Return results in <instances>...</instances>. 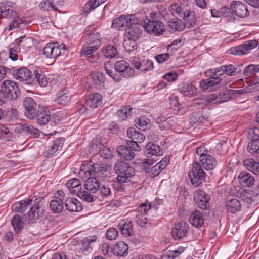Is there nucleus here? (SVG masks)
Wrapping results in <instances>:
<instances>
[{
    "label": "nucleus",
    "mask_w": 259,
    "mask_h": 259,
    "mask_svg": "<svg viewBox=\"0 0 259 259\" xmlns=\"http://www.w3.org/2000/svg\"><path fill=\"white\" fill-rule=\"evenodd\" d=\"M108 166L102 163H94L92 161H83L80 167L79 175L82 179L89 176H93L106 181L108 176L107 172Z\"/></svg>",
    "instance_id": "1"
},
{
    "label": "nucleus",
    "mask_w": 259,
    "mask_h": 259,
    "mask_svg": "<svg viewBox=\"0 0 259 259\" xmlns=\"http://www.w3.org/2000/svg\"><path fill=\"white\" fill-rule=\"evenodd\" d=\"M114 170L117 174L116 181L115 182L116 185H119V187L116 188V189L117 191H122L124 189L122 184L129 182L135 176V169L128 163L118 160L114 165Z\"/></svg>",
    "instance_id": "2"
},
{
    "label": "nucleus",
    "mask_w": 259,
    "mask_h": 259,
    "mask_svg": "<svg viewBox=\"0 0 259 259\" xmlns=\"http://www.w3.org/2000/svg\"><path fill=\"white\" fill-rule=\"evenodd\" d=\"M66 186L71 194L76 195L83 201L92 202L95 200V197L93 194L89 193L86 191H81V182L79 179H71L67 182Z\"/></svg>",
    "instance_id": "3"
},
{
    "label": "nucleus",
    "mask_w": 259,
    "mask_h": 259,
    "mask_svg": "<svg viewBox=\"0 0 259 259\" xmlns=\"http://www.w3.org/2000/svg\"><path fill=\"white\" fill-rule=\"evenodd\" d=\"M45 200L42 197L36 198L30 204V209L27 212L29 220H35L42 216L44 212Z\"/></svg>",
    "instance_id": "4"
},
{
    "label": "nucleus",
    "mask_w": 259,
    "mask_h": 259,
    "mask_svg": "<svg viewBox=\"0 0 259 259\" xmlns=\"http://www.w3.org/2000/svg\"><path fill=\"white\" fill-rule=\"evenodd\" d=\"M151 208V204L147 205L146 203H141L138 209L134 212L133 221L139 226L144 227L148 222L146 215Z\"/></svg>",
    "instance_id": "5"
},
{
    "label": "nucleus",
    "mask_w": 259,
    "mask_h": 259,
    "mask_svg": "<svg viewBox=\"0 0 259 259\" xmlns=\"http://www.w3.org/2000/svg\"><path fill=\"white\" fill-rule=\"evenodd\" d=\"M1 88L6 94L7 99L16 100L20 95V92L16 83L12 80H6L3 82Z\"/></svg>",
    "instance_id": "6"
},
{
    "label": "nucleus",
    "mask_w": 259,
    "mask_h": 259,
    "mask_svg": "<svg viewBox=\"0 0 259 259\" xmlns=\"http://www.w3.org/2000/svg\"><path fill=\"white\" fill-rule=\"evenodd\" d=\"M137 20L134 15H121L119 17L114 19L111 25V28L117 30L125 29L129 27L130 25L137 23Z\"/></svg>",
    "instance_id": "7"
},
{
    "label": "nucleus",
    "mask_w": 259,
    "mask_h": 259,
    "mask_svg": "<svg viewBox=\"0 0 259 259\" xmlns=\"http://www.w3.org/2000/svg\"><path fill=\"white\" fill-rule=\"evenodd\" d=\"M203 168L199 162H194L192 168L193 177H191L190 176V177L192 184L195 187L199 186L202 184L201 181L205 178L206 173Z\"/></svg>",
    "instance_id": "8"
},
{
    "label": "nucleus",
    "mask_w": 259,
    "mask_h": 259,
    "mask_svg": "<svg viewBox=\"0 0 259 259\" xmlns=\"http://www.w3.org/2000/svg\"><path fill=\"white\" fill-rule=\"evenodd\" d=\"M143 27L147 32L153 34L155 36L161 35L165 31V26L160 20H152L149 22L144 23Z\"/></svg>",
    "instance_id": "9"
},
{
    "label": "nucleus",
    "mask_w": 259,
    "mask_h": 259,
    "mask_svg": "<svg viewBox=\"0 0 259 259\" xmlns=\"http://www.w3.org/2000/svg\"><path fill=\"white\" fill-rule=\"evenodd\" d=\"M131 62L137 70L145 73L154 68L153 62L145 57L139 58L133 57L131 58Z\"/></svg>",
    "instance_id": "10"
},
{
    "label": "nucleus",
    "mask_w": 259,
    "mask_h": 259,
    "mask_svg": "<svg viewBox=\"0 0 259 259\" xmlns=\"http://www.w3.org/2000/svg\"><path fill=\"white\" fill-rule=\"evenodd\" d=\"M194 200L197 206L201 209L206 210L210 206V196L201 190H197L195 192Z\"/></svg>",
    "instance_id": "11"
},
{
    "label": "nucleus",
    "mask_w": 259,
    "mask_h": 259,
    "mask_svg": "<svg viewBox=\"0 0 259 259\" xmlns=\"http://www.w3.org/2000/svg\"><path fill=\"white\" fill-rule=\"evenodd\" d=\"M60 47L58 42H49L43 48L42 54L46 58L56 59L61 55Z\"/></svg>",
    "instance_id": "12"
},
{
    "label": "nucleus",
    "mask_w": 259,
    "mask_h": 259,
    "mask_svg": "<svg viewBox=\"0 0 259 259\" xmlns=\"http://www.w3.org/2000/svg\"><path fill=\"white\" fill-rule=\"evenodd\" d=\"M189 227L187 223L184 221L178 222L171 231V235L175 240H180L185 237L188 232Z\"/></svg>",
    "instance_id": "13"
},
{
    "label": "nucleus",
    "mask_w": 259,
    "mask_h": 259,
    "mask_svg": "<svg viewBox=\"0 0 259 259\" xmlns=\"http://www.w3.org/2000/svg\"><path fill=\"white\" fill-rule=\"evenodd\" d=\"M231 12L238 17L245 18L249 15L247 5L240 2L233 1L230 4Z\"/></svg>",
    "instance_id": "14"
},
{
    "label": "nucleus",
    "mask_w": 259,
    "mask_h": 259,
    "mask_svg": "<svg viewBox=\"0 0 259 259\" xmlns=\"http://www.w3.org/2000/svg\"><path fill=\"white\" fill-rule=\"evenodd\" d=\"M23 106L25 108L26 117L28 119H34L37 111V105L34 99L29 97H26L23 102Z\"/></svg>",
    "instance_id": "15"
},
{
    "label": "nucleus",
    "mask_w": 259,
    "mask_h": 259,
    "mask_svg": "<svg viewBox=\"0 0 259 259\" xmlns=\"http://www.w3.org/2000/svg\"><path fill=\"white\" fill-rule=\"evenodd\" d=\"M258 42L256 40H249L245 41L243 44L234 48L232 53L236 55H242L248 54L249 51L256 48Z\"/></svg>",
    "instance_id": "16"
},
{
    "label": "nucleus",
    "mask_w": 259,
    "mask_h": 259,
    "mask_svg": "<svg viewBox=\"0 0 259 259\" xmlns=\"http://www.w3.org/2000/svg\"><path fill=\"white\" fill-rule=\"evenodd\" d=\"M12 69V74L15 79L20 81L30 82L32 74L27 68L22 67L19 68H13Z\"/></svg>",
    "instance_id": "17"
},
{
    "label": "nucleus",
    "mask_w": 259,
    "mask_h": 259,
    "mask_svg": "<svg viewBox=\"0 0 259 259\" xmlns=\"http://www.w3.org/2000/svg\"><path fill=\"white\" fill-rule=\"evenodd\" d=\"M114 68L116 71L125 77H131L135 73L134 69L124 60L117 61L114 65Z\"/></svg>",
    "instance_id": "18"
},
{
    "label": "nucleus",
    "mask_w": 259,
    "mask_h": 259,
    "mask_svg": "<svg viewBox=\"0 0 259 259\" xmlns=\"http://www.w3.org/2000/svg\"><path fill=\"white\" fill-rule=\"evenodd\" d=\"M10 2L0 3V19L4 18H16L18 13L14 10Z\"/></svg>",
    "instance_id": "19"
},
{
    "label": "nucleus",
    "mask_w": 259,
    "mask_h": 259,
    "mask_svg": "<svg viewBox=\"0 0 259 259\" xmlns=\"http://www.w3.org/2000/svg\"><path fill=\"white\" fill-rule=\"evenodd\" d=\"M206 79L200 81V86L203 90L211 91L217 87L222 81L221 77H208Z\"/></svg>",
    "instance_id": "20"
},
{
    "label": "nucleus",
    "mask_w": 259,
    "mask_h": 259,
    "mask_svg": "<svg viewBox=\"0 0 259 259\" xmlns=\"http://www.w3.org/2000/svg\"><path fill=\"white\" fill-rule=\"evenodd\" d=\"M65 142L64 138H59L55 140L51 146H48L46 147L44 152L45 155L47 157H51L58 151H60L63 147Z\"/></svg>",
    "instance_id": "21"
},
{
    "label": "nucleus",
    "mask_w": 259,
    "mask_h": 259,
    "mask_svg": "<svg viewBox=\"0 0 259 259\" xmlns=\"http://www.w3.org/2000/svg\"><path fill=\"white\" fill-rule=\"evenodd\" d=\"M95 177L89 176L84 181V187L86 191L95 194L97 193L100 187L99 180Z\"/></svg>",
    "instance_id": "22"
},
{
    "label": "nucleus",
    "mask_w": 259,
    "mask_h": 259,
    "mask_svg": "<svg viewBox=\"0 0 259 259\" xmlns=\"http://www.w3.org/2000/svg\"><path fill=\"white\" fill-rule=\"evenodd\" d=\"M35 117L38 124L45 125L51 119L50 112L46 108L39 106L36 112Z\"/></svg>",
    "instance_id": "23"
},
{
    "label": "nucleus",
    "mask_w": 259,
    "mask_h": 259,
    "mask_svg": "<svg viewBox=\"0 0 259 259\" xmlns=\"http://www.w3.org/2000/svg\"><path fill=\"white\" fill-rule=\"evenodd\" d=\"M145 155L147 157H151L153 156H159L163 154L162 148L157 144L153 142H149L145 146Z\"/></svg>",
    "instance_id": "24"
},
{
    "label": "nucleus",
    "mask_w": 259,
    "mask_h": 259,
    "mask_svg": "<svg viewBox=\"0 0 259 259\" xmlns=\"http://www.w3.org/2000/svg\"><path fill=\"white\" fill-rule=\"evenodd\" d=\"M199 163L204 169L207 171L213 169L217 164L215 159L208 154L202 155L200 158Z\"/></svg>",
    "instance_id": "25"
},
{
    "label": "nucleus",
    "mask_w": 259,
    "mask_h": 259,
    "mask_svg": "<svg viewBox=\"0 0 259 259\" xmlns=\"http://www.w3.org/2000/svg\"><path fill=\"white\" fill-rule=\"evenodd\" d=\"M118 228L125 237L131 236L134 234L133 225L131 221L126 219L121 220L118 225Z\"/></svg>",
    "instance_id": "26"
},
{
    "label": "nucleus",
    "mask_w": 259,
    "mask_h": 259,
    "mask_svg": "<svg viewBox=\"0 0 259 259\" xmlns=\"http://www.w3.org/2000/svg\"><path fill=\"white\" fill-rule=\"evenodd\" d=\"M116 150L118 156L124 160L131 161L135 156L134 152L125 145L118 146Z\"/></svg>",
    "instance_id": "27"
},
{
    "label": "nucleus",
    "mask_w": 259,
    "mask_h": 259,
    "mask_svg": "<svg viewBox=\"0 0 259 259\" xmlns=\"http://www.w3.org/2000/svg\"><path fill=\"white\" fill-rule=\"evenodd\" d=\"M142 31L138 25L136 23L130 25L124 34L125 38L137 40L141 36Z\"/></svg>",
    "instance_id": "28"
},
{
    "label": "nucleus",
    "mask_w": 259,
    "mask_h": 259,
    "mask_svg": "<svg viewBox=\"0 0 259 259\" xmlns=\"http://www.w3.org/2000/svg\"><path fill=\"white\" fill-rule=\"evenodd\" d=\"M184 96L191 97L197 94V88L191 83H184L178 89Z\"/></svg>",
    "instance_id": "29"
},
{
    "label": "nucleus",
    "mask_w": 259,
    "mask_h": 259,
    "mask_svg": "<svg viewBox=\"0 0 259 259\" xmlns=\"http://www.w3.org/2000/svg\"><path fill=\"white\" fill-rule=\"evenodd\" d=\"M176 118L174 117L166 118L163 116L158 117L156 119V122L159 124V128L161 130H167L174 126Z\"/></svg>",
    "instance_id": "30"
},
{
    "label": "nucleus",
    "mask_w": 259,
    "mask_h": 259,
    "mask_svg": "<svg viewBox=\"0 0 259 259\" xmlns=\"http://www.w3.org/2000/svg\"><path fill=\"white\" fill-rule=\"evenodd\" d=\"M66 209L71 212L80 211L82 209V205L77 199L69 198L65 200Z\"/></svg>",
    "instance_id": "31"
},
{
    "label": "nucleus",
    "mask_w": 259,
    "mask_h": 259,
    "mask_svg": "<svg viewBox=\"0 0 259 259\" xmlns=\"http://www.w3.org/2000/svg\"><path fill=\"white\" fill-rule=\"evenodd\" d=\"M102 95L98 93H95L90 94L86 100L87 106L96 108L99 107L102 104Z\"/></svg>",
    "instance_id": "32"
},
{
    "label": "nucleus",
    "mask_w": 259,
    "mask_h": 259,
    "mask_svg": "<svg viewBox=\"0 0 259 259\" xmlns=\"http://www.w3.org/2000/svg\"><path fill=\"white\" fill-rule=\"evenodd\" d=\"M183 18L185 22V27L192 28L195 25L196 18L194 12L189 10H186L183 13Z\"/></svg>",
    "instance_id": "33"
},
{
    "label": "nucleus",
    "mask_w": 259,
    "mask_h": 259,
    "mask_svg": "<svg viewBox=\"0 0 259 259\" xmlns=\"http://www.w3.org/2000/svg\"><path fill=\"white\" fill-rule=\"evenodd\" d=\"M112 250L116 256H126L128 254V246L125 242L119 241Z\"/></svg>",
    "instance_id": "34"
},
{
    "label": "nucleus",
    "mask_w": 259,
    "mask_h": 259,
    "mask_svg": "<svg viewBox=\"0 0 259 259\" xmlns=\"http://www.w3.org/2000/svg\"><path fill=\"white\" fill-rule=\"evenodd\" d=\"M189 221L190 223L195 227H201L204 224L202 214L199 211H195L190 214Z\"/></svg>",
    "instance_id": "35"
},
{
    "label": "nucleus",
    "mask_w": 259,
    "mask_h": 259,
    "mask_svg": "<svg viewBox=\"0 0 259 259\" xmlns=\"http://www.w3.org/2000/svg\"><path fill=\"white\" fill-rule=\"evenodd\" d=\"M240 185L244 187H250L254 184V179L251 174L247 172H241L238 177Z\"/></svg>",
    "instance_id": "36"
},
{
    "label": "nucleus",
    "mask_w": 259,
    "mask_h": 259,
    "mask_svg": "<svg viewBox=\"0 0 259 259\" xmlns=\"http://www.w3.org/2000/svg\"><path fill=\"white\" fill-rule=\"evenodd\" d=\"M61 198L59 197H54L50 201V207L51 210L54 213H59L61 212L64 207V203Z\"/></svg>",
    "instance_id": "37"
},
{
    "label": "nucleus",
    "mask_w": 259,
    "mask_h": 259,
    "mask_svg": "<svg viewBox=\"0 0 259 259\" xmlns=\"http://www.w3.org/2000/svg\"><path fill=\"white\" fill-rule=\"evenodd\" d=\"M32 202V199H27L17 202L12 205V209L15 212H23Z\"/></svg>",
    "instance_id": "38"
},
{
    "label": "nucleus",
    "mask_w": 259,
    "mask_h": 259,
    "mask_svg": "<svg viewBox=\"0 0 259 259\" xmlns=\"http://www.w3.org/2000/svg\"><path fill=\"white\" fill-rule=\"evenodd\" d=\"M226 208L228 212L234 214L241 210V205L237 199L233 198L227 202Z\"/></svg>",
    "instance_id": "39"
},
{
    "label": "nucleus",
    "mask_w": 259,
    "mask_h": 259,
    "mask_svg": "<svg viewBox=\"0 0 259 259\" xmlns=\"http://www.w3.org/2000/svg\"><path fill=\"white\" fill-rule=\"evenodd\" d=\"M244 164L246 168L255 175H259V162L253 159H247L244 160Z\"/></svg>",
    "instance_id": "40"
},
{
    "label": "nucleus",
    "mask_w": 259,
    "mask_h": 259,
    "mask_svg": "<svg viewBox=\"0 0 259 259\" xmlns=\"http://www.w3.org/2000/svg\"><path fill=\"white\" fill-rule=\"evenodd\" d=\"M184 28L185 25L180 19H172L168 22V29L169 31H181Z\"/></svg>",
    "instance_id": "41"
},
{
    "label": "nucleus",
    "mask_w": 259,
    "mask_h": 259,
    "mask_svg": "<svg viewBox=\"0 0 259 259\" xmlns=\"http://www.w3.org/2000/svg\"><path fill=\"white\" fill-rule=\"evenodd\" d=\"M247 151L252 155L259 154V138H254L249 142Z\"/></svg>",
    "instance_id": "42"
},
{
    "label": "nucleus",
    "mask_w": 259,
    "mask_h": 259,
    "mask_svg": "<svg viewBox=\"0 0 259 259\" xmlns=\"http://www.w3.org/2000/svg\"><path fill=\"white\" fill-rule=\"evenodd\" d=\"M132 108L128 106L123 107L121 109L116 112V115L119 120L123 121L131 116Z\"/></svg>",
    "instance_id": "43"
},
{
    "label": "nucleus",
    "mask_w": 259,
    "mask_h": 259,
    "mask_svg": "<svg viewBox=\"0 0 259 259\" xmlns=\"http://www.w3.org/2000/svg\"><path fill=\"white\" fill-rule=\"evenodd\" d=\"M70 100L68 92L65 90H61L57 94V102L59 104L64 105Z\"/></svg>",
    "instance_id": "44"
},
{
    "label": "nucleus",
    "mask_w": 259,
    "mask_h": 259,
    "mask_svg": "<svg viewBox=\"0 0 259 259\" xmlns=\"http://www.w3.org/2000/svg\"><path fill=\"white\" fill-rule=\"evenodd\" d=\"M22 130L26 133L27 134L30 135L33 138H37L40 135V132L39 130L34 127L32 125H30L27 124H21Z\"/></svg>",
    "instance_id": "45"
},
{
    "label": "nucleus",
    "mask_w": 259,
    "mask_h": 259,
    "mask_svg": "<svg viewBox=\"0 0 259 259\" xmlns=\"http://www.w3.org/2000/svg\"><path fill=\"white\" fill-rule=\"evenodd\" d=\"M11 224L16 233L19 234L23 227V224L19 214H16L11 221Z\"/></svg>",
    "instance_id": "46"
},
{
    "label": "nucleus",
    "mask_w": 259,
    "mask_h": 259,
    "mask_svg": "<svg viewBox=\"0 0 259 259\" xmlns=\"http://www.w3.org/2000/svg\"><path fill=\"white\" fill-rule=\"evenodd\" d=\"M236 69L237 67L232 64L222 65L220 67V70L222 71L223 75L225 74L228 76H234L236 74Z\"/></svg>",
    "instance_id": "47"
},
{
    "label": "nucleus",
    "mask_w": 259,
    "mask_h": 259,
    "mask_svg": "<svg viewBox=\"0 0 259 259\" xmlns=\"http://www.w3.org/2000/svg\"><path fill=\"white\" fill-rule=\"evenodd\" d=\"M210 99L216 101V103H222L228 101L229 99L233 98L232 95L229 94V90H227L225 93L220 94L219 97H215L214 94L210 95Z\"/></svg>",
    "instance_id": "48"
},
{
    "label": "nucleus",
    "mask_w": 259,
    "mask_h": 259,
    "mask_svg": "<svg viewBox=\"0 0 259 259\" xmlns=\"http://www.w3.org/2000/svg\"><path fill=\"white\" fill-rule=\"evenodd\" d=\"M34 74L38 83L41 87H46L47 85V80L42 70L36 69L34 70Z\"/></svg>",
    "instance_id": "49"
},
{
    "label": "nucleus",
    "mask_w": 259,
    "mask_h": 259,
    "mask_svg": "<svg viewBox=\"0 0 259 259\" xmlns=\"http://www.w3.org/2000/svg\"><path fill=\"white\" fill-rule=\"evenodd\" d=\"M137 40H133L128 38L124 37V40L123 44V47L127 52H131L137 49Z\"/></svg>",
    "instance_id": "50"
},
{
    "label": "nucleus",
    "mask_w": 259,
    "mask_h": 259,
    "mask_svg": "<svg viewBox=\"0 0 259 259\" xmlns=\"http://www.w3.org/2000/svg\"><path fill=\"white\" fill-rule=\"evenodd\" d=\"M88 42L93 45L95 48H99L101 45V36L98 32H94L89 35Z\"/></svg>",
    "instance_id": "51"
},
{
    "label": "nucleus",
    "mask_w": 259,
    "mask_h": 259,
    "mask_svg": "<svg viewBox=\"0 0 259 259\" xmlns=\"http://www.w3.org/2000/svg\"><path fill=\"white\" fill-rule=\"evenodd\" d=\"M207 121V118L200 114L193 113L191 116L190 122L196 124L197 125H200L201 124L204 123Z\"/></svg>",
    "instance_id": "52"
},
{
    "label": "nucleus",
    "mask_w": 259,
    "mask_h": 259,
    "mask_svg": "<svg viewBox=\"0 0 259 259\" xmlns=\"http://www.w3.org/2000/svg\"><path fill=\"white\" fill-rule=\"evenodd\" d=\"M182 10L181 6L176 3L171 4L169 8V11L175 16L182 17L183 15Z\"/></svg>",
    "instance_id": "53"
},
{
    "label": "nucleus",
    "mask_w": 259,
    "mask_h": 259,
    "mask_svg": "<svg viewBox=\"0 0 259 259\" xmlns=\"http://www.w3.org/2000/svg\"><path fill=\"white\" fill-rule=\"evenodd\" d=\"M93 81L96 84L103 83L105 81V77L104 74L100 71L93 72L91 74Z\"/></svg>",
    "instance_id": "54"
},
{
    "label": "nucleus",
    "mask_w": 259,
    "mask_h": 259,
    "mask_svg": "<svg viewBox=\"0 0 259 259\" xmlns=\"http://www.w3.org/2000/svg\"><path fill=\"white\" fill-rule=\"evenodd\" d=\"M104 55L107 58H116L118 56L117 51L113 45H108L104 52Z\"/></svg>",
    "instance_id": "55"
},
{
    "label": "nucleus",
    "mask_w": 259,
    "mask_h": 259,
    "mask_svg": "<svg viewBox=\"0 0 259 259\" xmlns=\"http://www.w3.org/2000/svg\"><path fill=\"white\" fill-rule=\"evenodd\" d=\"M259 72V65L250 64L245 67L243 71L245 76H249Z\"/></svg>",
    "instance_id": "56"
},
{
    "label": "nucleus",
    "mask_w": 259,
    "mask_h": 259,
    "mask_svg": "<svg viewBox=\"0 0 259 259\" xmlns=\"http://www.w3.org/2000/svg\"><path fill=\"white\" fill-rule=\"evenodd\" d=\"M100 5L98 0H90L84 6V10L86 13H89L92 10L95 9Z\"/></svg>",
    "instance_id": "57"
},
{
    "label": "nucleus",
    "mask_w": 259,
    "mask_h": 259,
    "mask_svg": "<svg viewBox=\"0 0 259 259\" xmlns=\"http://www.w3.org/2000/svg\"><path fill=\"white\" fill-rule=\"evenodd\" d=\"M0 135L5 141H10L12 138L10 130L4 125L0 124Z\"/></svg>",
    "instance_id": "58"
},
{
    "label": "nucleus",
    "mask_w": 259,
    "mask_h": 259,
    "mask_svg": "<svg viewBox=\"0 0 259 259\" xmlns=\"http://www.w3.org/2000/svg\"><path fill=\"white\" fill-rule=\"evenodd\" d=\"M118 236L117 230L113 227L110 228L107 230L106 233V237L108 240L113 241L116 240Z\"/></svg>",
    "instance_id": "59"
},
{
    "label": "nucleus",
    "mask_w": 259,
    "mask_h": 259,
    "mask_svg": "<svg viewBox=\"0 0 259 259\" xmlns=\"http://www.w3.org/2000/svg\"><path fill=\"white\" fill-rule=\"evenodd\" d=\"M184 251V248L182 247H179L177 250L168 251L167 254L161 256V259H172L175 257V254L178 253V254H181Z\"/></svg>",
    "instance_id": "60"
},
{
    "label": "nucleus",
    "mask_w": 259,
    "mask_h": 259,
    "mask_svg": "<svg viewBox=\"0 0 259 259\" xmlns=\"http://www.w3.org/2000/svg\"><path fill=\"white\" fill-rule=\"evenodd\" d=\"M156 161L153 158L151 159H145L142 162V169L146 172L148 173L151 168V166Z\"/></svg>",
    "instance_id": "61"
},
{
    "label": "nucleus",
    "mask_w": 259,
    "mask_h": 259,
    "mask_svg": "<svg viewBox=\"0 0 259 259\" xmlns=\"http://www.w3.org/2000/svg\"><path fill=\"white\" fill-rule=\"evenodd\" d=\"M95 46L90 45V43L88 42V45L87 46H83L81 50V53L82 55H89L92 54L95 52L98 48L94 47Z\"/></svg>",
    "instance_id": "62"
},
{
    "label": "nucleus",
    "mask_w": 259,
    "mask_h": 259,
    "mask_svg": "<svg viewBox=\"0 0 259 259\" xmlns=\"http://www.w3.org/2000/svg\"><path fill=\"white\" fill-rule=\"evenodd\" d=\"M99 194L103 198H108L111 195V190L110 188L106 185L100 186Z\"/></svg>",
    "instance_id": "63"
},
{
    "label": "nucleus",
    "mask_w": 259,
    "mask_h": 259,
    "mask_svg": "<svg viewBox=\"0 0 259 259\" xmlns=\"http://www.w3.org/2000/svg\"><path fill=\"white\" fill-rule=\"evenodd\" d=\"M149 121V119L147 117L142 116L138 119L136 123L139 126V128L144 131L146 129V127L148 124Z\"/></svg>",
    "instance_id": "64"
}]
</instances>
